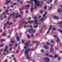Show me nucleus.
<instances>
[{"mask_svg":"<svg viewBox=\"0 0 62 62\" xmlns=\"http://www.w3.org/2000/svg\"><path fill=\"white\" fill-rule=\"evenodd\" d=\"M5 47H6V49L7 50V49H8V46H5Z\"/></svg>","mask_w":62,"mask_h":62,"instance_id":"nucleus-33","label":"nucleus"},{"mask_svg":"<svg viewBox=\"0 0 62 62\" xmlns=\"http://www.w3.org/2000/svg\"><path fill=\"white\" fill-rule=\"evenodd\" d=\"M27 37L28 39H30V36H29V35L28 34L27 35Z\"/></svg>","mask_w":62,"mask_h":62,"instance_id":"nucleus-23","label":"nucleus"},{"mask_svg":"<svg viewBox=\"0 0 62 62\" xmlns=\"http://www.w3.org/2000/svg\"><path fill=\"white\" fill-rule=\"evenodd\" d=\"M38 27V25H36L34 26V28H37Z\"/></svg>","mask_w":62,"mask_h":62,"instance_id":"nucleus-22","label":"nucleus"},{"mask_svg":"<svg viewBox=\"0 0 62 62\" xmlns=\"http://www.w3.org/2000/svg\"><path fill=\"white\" fill-rule=\"evenodd\" d=\"M7 18V16L6 15L5 16H4V18Z\"/></svg>","mask_w":62,"mask_h":62,"instance_id":"nucleus-64","label":"nucleus"},{"mask_svg":"<svg viewBox=\"0 0 62 62\" xmlns=\"http://www.w3.org/2000/svg\"><path fill=\"white\" fill-rule=\"evenodd\" d=\"M6 2H5V5H8V4H9L10 2H11V1L10 0H6L5 1Z\"/></svg>","mask_w":62,"mask_h":62,"instance_id":"nucleus-2","label":"nucleus"},{"mask_svg":"<svg viewBox=\"0 0 62 62\" xmlns=\"http://www.w3.org/2000/svg\"><path fill=\"white\" fill-rule=\"evenodd\" d=\"M60 7H61V8H62V5H61L60 6Z\"/></svg>","mask_w":62,"mask_h":62,"instance_id":"nucleus-61","label":"nucleus"},{"mask_svg":"<svg viewBox=\"0 0 62 62\" xmlns=\"http://www.w3.org/2000/svg\"><path fill=\"white\" fill-rule=\"evenodd\" d=\"M53 44H51V48H53Z\"/></svg>","mask_w":62,"mask_h":62,"instance_id":"nucleus-58","label":"nucleus"},{"mask_svg":"<svg viewBox=\"0 0 62 62\" xmlns=\"http://www.w3.org/2000/svg\"><path fill=\"white\" fill-rule=\"evenodd\" d=\"M11 8H13V5L11 6H10Z\"/></svg>","mask_w":62,"mask_h":62,"instance_id":"nucleus-63","label":"nucleus"},{"mask_svg":"<svg viewBox=\"0 0 62 62\" xmlns=\"http://www.w3.org/2000/svg\"><path fill=\"white\" fill-rule=\"evenodd\" d=\"M29 27H31V29H29L28 30V31H29L30 33H32L31 31L32 30L33 31L32 32V33H35V32H36V30H34L32 28V26L31 25H30L29 26H28V25H27V28H29Z\"/></svg>","mask_w":62,"mask_h":62,"instance_id":"nucleus-1","label":"nucleus"},{"mask_svg":"<svg viewBox=\"0 0 62 62\" xmlns=\"http://www.w3.org/2000/svg\"><path fill=\"white\" fill-rule=\"evenodd\" d=\"M33 8L32 7L31 8V12H33Z\"/></svg>","mask_w":62,"mask_h":62,"instance_id":"nucleus-19","label":"nucleus"},{"mask_svg":"<svg viewBox=\"0 0 62 62\" xmlns=\"http://www.w3.org/2000/svg\"><path fill=\"white\" fill-rule=\"evenodd\" d=\"M16 39L17 41H19L20 40V38H19V37L18 36H17L16 37Z\"/></svg>","mask_w":62,"mask_h":62,"instance_id":"nucleus-13","label":"nucleus"},{"mask_svg":"<svg viewBox=\"0 0 62 62\" xmlns=\"http://www.w3.org/2000/svg\"><path fill=\"white\" fill-rule=\"evenodd\" d=\"M51 42H54V41L53 40H51L50 41Z\"/></svg>","mask_w":62,"mask_h":62,"instance_id":"nucleus-51","label":"nucleus"},{"mask_svg":"<svg viewBox=\"0 0 62 62\" xmlns=\"http://www.w3.org/2000/svg\"><path fill=\"white\" fill-rule=\"evenodd\" d=\"M58 31H59L62 34V31H60V30L58 29Z\"/></svg>","mask_w":62,"mask_h":62,"instance_id":"nucleus-18","label":"nucleus"},{"mask_svg":"<svg viewBox=\"0 0 62 62\" xmlns=\"http://www.w3.org/2000/svg\"><path fill=\"white\" fill-rule=\"evenodd\" d=\"M18 16L20 18H21V16L20 15H19Z\"/></svg>","mask_w":62,"mask_h":62,"instance_id":"nucleus-40","label":"nucleus"},{"mask_svg":"<svg viewBox=\"0 0 62 62\" xmlns=\"http://www.w3.org/2000/svg\"><path fill=\"white\" fill-rule=\"evenodd\" d=\"M2 32V30L0 29V33H1Z\"/></svg>","mask_w":62,"mask_h":62,"instance_id":"nucleus-47","label":"nucleus"},{"mask_svg":"<svg viewBox=\"0 0 62 62\" xmlns=\"http://www.w3.org/2000/svg\"><path fill=\"white\" fill-rule=\"evenodd\" d=\"M17 45H18V44H16L15 45V47H17Z\"/></svg>","mask_w":62,"mask_h":62,"instance_id":"nucleus-54","label":"nucleus"},{"mask_svg":"<svg viewBox=\"0 0 62 62\" xmlns=\"http://www.w3.org/2000/svg\"><path fill=\"white\" fill-rule=\"evenodd\" d=\"M52 30H56V29L54 28H53L52 29Z\"/></svg>","mask_w":62,"mask_h":62,"instance_id":"nucleus-41","label":"nucleus"},{"mask_svg":"<svg viewBox=\"0 0 62 62\" xmlns=\"http://www.w3.org/2000/svg\"><path fill=\"white\" fill-rule=\"evenodd\" d=\"M33 18L35 19V20H36L37 19V17H33Z\"/></svg>","mask_w":62,"mask_h":62,"instance_id":"nucleus-36","label":"nucleus"},{"mask_svg":"<svg viewBox=\"0 0 62 62\" xmlns=\"http://www.w3.org/2000/svg\"><path fill=\"white\" fill-rule=\"evenodd\" d=\"M48 0V1H49L50 0V2H52V0Z\"/></svg>","mask_w":62,"mask_h":62,"instance_id":"nucleus-60","label":"nucleus"},{"mask_svg":"<svg viewBox=\"0 0 62 62\" xmlns=\"http://www.w3.org/2000/svg\"><path fill=\"white\" fill-rule=\"evenodd\" d=\"M40 12L41 14H42V13H43V11L41 10L40 11Z\"/></svg>","mask_w":62,"mask_h":62,"instance_id":"nucleus-30","label":"nucleus"},{"mask_svg":"<svg viewBox=\"0 0 62 62\" xmlns=\"http://www.w3.org/2000/svg\"><path fill=\"white\" fill-rule=\"evenodd\" d=\"M8 10H6L5 12H8Z\"/></svg>","mask_w":62,"mask_h":62,"instance_id":"nucleus-48","label":"nucleus"},{"mask_svg":"<svg viewBox=\"0 0 62 62\" xmlns=\"http://www.w3.org/2000/svg\"><path fill=\"white\" fill-rule=\"evenodd\" d=\"M46 44L47 45H50V44L48 42H46Z\"/></svg>","mask_w":62,"mask_h":62,"instance_id":"nucleus-24","label":"nucleus"},{"mask_svg":"<svg viewBox=\"0 0 62 62\" xmlns=\"http://www.w3.org/2000/svg\"><path fill=\"white\" fill-rule=\"evenodd\" d=\"M25 41H23V40H22V43H23Z\"/></svg>","mask_w":62,"mask_h":62,"instance_id":"nucleus-43","label":"nucleus"},{"mask_svg":"<svg viewBox=\"0 0 62 62\" xmlns=\"http://www.w3.org/2000/svg\"><path fill=\"white\" fill-rule=\"evenodd\" d=\"M28 23H34V21H33V20H31V21H29Z\"/></svg>","mask_w":62,"mask_h":62,"instance_id":"nucleus-15","label":"nucleus"},{"mask_svg":"<svg viewBox=\"0 0 62 62\" xmlns=\"http://www.w3.org/2000/svg\"><path fill=\"white\" fill-rule=\"evenodd\" d=\"M58 57V55H54V58H55L56 57Z\"/></svg>","mask_w":62,"mask_h":62,"instance_id":"nucleus-14","label":"nucleus"},{"mask_svg":"<svg viewBox=\"0 0 62 62\" xmlns=\"http://www.w3.org/2000/svg\"><path fill=\"white\" fill-rule=\"evenodd\" d=\"M12 49V47H10V49H9V50H10V51H11V49Z\"/></svg>","mask_w":62,"mask_h":62,"instance_id":"nucleus-49","label":"nucleus"},{"mask_svg":"<svg viewBox=\"0 0 62 62\" xmlns=\"http://www.w3.org/2000/svg\"><path fill=\"white\" fill-rule=\"evenodd\" d=\"M9 45H10V46H13V45L10 44Z\"/></svg>","mask_w":62,"mask_h":62,"instance_id":"nucleus-56","label":"nucleus"},{"mask_svg":"<svg viewBox=\"0 0 62 62\" xmlns=\"http://www.w3.org/2000/svg\"><path fill=\"white\" fill-rule=\"evenodd\" d=\"M58 49V47H55V50H57V49Z\"/></svg>","mask_w":62,"mask_h":62,"instance_id":"nucleus-55","label":"nucleus"},{"mask_svg":"<svg viewBox=\"0 0 62 62\" xmlns=\"http://www.w3.org/2000/svg\"><path fill=\"white\" fill-rule=\"evenodd\" d=\"M50 51L51 53H53L54 52V49L52 48H51L50 49Z\"/></svg>","mask_w":62,"mask_h":62,"instance_id":"nucleus-6","label":"nucleus"},{"mask_svg":"<svg viewBox=\"0 0 62 62\" xmlns=\"http://www.w3.org/2000/svg\"><path fill=\"white\" fill-rule=\"evenodd\" d=\"M43 17L41 19H40L39 20L40 21H42V20H43Z\"/></svg>","mask_w":62,"mask_h":62,"instance_id":"nucleus-31","label":"nucleus"},{"mask_svg":"<svg viewBox=\"0 0 62 62\" xmlns=\"http://www.w3.org/2000/svg\"><path fill=\"white\" fill-rule=\"evenodd\" d=\"M25 7H26L25 8V9H28L30 7V5H29L28 4L25 5Z\"/></svg>","mask_w":62,"mask_h":62,"instance_id":"nucleus-4","label":"nucleus"},{"mask_svg":"<svg viewBox=\"0 0 62 62\" xmlns=\"http://www.w3.org/2000/svg\"><path fill=\"white\" fill-rule=\"evenodd\" d=\"M6 14V12H3V14H1V16H0L1 20H3L4 18H3V14Z\"/></svg>","mask_w":62,"mask_h":62,"instance_id":"nucleus-3","label":"nucleus"},{"mask_svg":"<svg viewBox=\"0 0 62 62\" xmlns=\"http://www.w3.org/2000/svg\"><path fill=\"white\" fill-rule=\"evenodd\" d=\"M47 8V7L46 6H45L44 7V9H46Z\"/></svg>","mask_w":62,"mask_h":62,"instance_id":"nucleus-37","label":"nucleus"},{"mask_svg":"<svg viewBox=\"0 0 62 62\" xmlns=\"http://www.w3.org/2000/svg\"><path fill=\"white\" fill-rule=\"evenodd\" d=\"M7 49H4V53H5V52H6V51H7Z\"/></svg>","mask_w":62,"mask_h":62,"instance_id":"nucleus-29","label":"nucleus"},{"mask_svg":"<svg viewBox=\"0 0 62 62\" xmlns=\"http://www.w3.org/2000/svg\"><path fill=\"white\" fill-rule=\"evenodd\" d=\"M16 4H17V3H14L13 4L14 6H15V5H16Z\"/></svg>","mask_w":62,"mask_h":62,"instance_id":"nucleus-45","label":"nucleus"},{"mask_svg":"<svg viewBox=\"0 0 62 62\" xmlns=\"http://www.w3.org/2000/svg\"><path fill=\"white\" fill-rule=\"evenodd\" d=\"M24 45L25 46H26V45H27V46H28V45H29V44L28 43L26 42L24 44Z\"/></svg>","mask_w":62,"mask_h":62,"instance_id":"nucleus-17","label":"nucleus"},{"mask_svg":"<svg viewBox=\"0 0 62 62\" xmlns=\"http://www.w3.org/2000/svg\"><path fill=\"white\" fill-rule=\"evenodd\" d=\"M57 11L59 13H61L62 12V10L61 9H58Z\"/></svg>","mask_w":62,"mask_h":62,"instance_id":"nucleus-8","label":"nucleus"},{"mask_svg":"<svg viewBox=\"0 0 62 62\" xmlns=\"http://www.w3.org/2000/svg\"><path fill=\"white\" fill-rule=\"evenodd\" d=\"M57 39L58 40H57L56 41V42H58V41H60V39H59L58 38H57Z\"/></svg>","mask_w":62,"mask_h":62,"instance_id":"nucleus-16","label":"nucleus"},{"mask_svg":"<svg viewBox=\"0 0 62 62\" xmlns=\"http://www.w3.org/2000/svg\"><path fill=\"white\" fill-rule=\"evenodd\" d=\"M5 28H6V26H4V27L3 28V29H5Z\"/></svg>","mask_w":62,"mask_h":62,"instance_id":"nucleus-57","label":"nucleus"},{"mask_svg":"<svg viewBox=\"0 0 62 62\" xmlns=\"http://www.w3.org/2000/svg\"><path fill=\"white\" fill-rule=\"evenodd\" d=\"M36 43V46L38 45L39 44V42L38 41H35L33 42V43Z\"/></svg>","mask_w":62,"mask_h":62,"instance_id":"nucleus-11","label":"nucleus"},{"mask_svg":"<svg viewBox=\"0 0 62 62\" xmlns=\"http://www.w3.org/2000/svg\"><path fill=\"white\" fill-rule=\"evenodd\" d=\"M23 8L22 7V8H20L19 10L21 11V10H23Z\"/></svg>","mask_w":62,"mask_h":62,"instance_id":"nucleus-27","label":"nucleus"},{"mask_svg":"<svg viewBox=\"0 0 62 62\" xmlns=\"http://www.w3.org/2000/svg\"><path fill=\"white\" fill-rule=\"evenodd\" d=\"M49 57H53V55H49Z\"/></svg>","mask_w":62,"mask_h":62,"instance_id":"nucleus-35","label":"nucleus"},{"mask_svg":"<svg viewBox=\"0 0 62 62\" xmlns=\"http://www.w3.org/2000/svg\"><path fill=\"white\" fill-rule=\"evenodd\" d=\"M54 18L55 19H56V20H58V19H59V18L56 16H54Z\"/></svg>","mask_w":62,"mask_h":62,"instance_id":"nucleus-9","label":"nucleus"},{"mask_svg":"<svg viewBox=\"0 0 62 62\" xmlns=\"http://www.w3.org/2000/svg\"><path fill=\"white\" fill-rule=\"evenodd\" d=\"M58 24H62V22L61 21L60 22L58 23Z\"/></svg>","mask_w":62,"mask_h":62,"instance_id":"nucleus-21","label":"nucleus"},{"mask_svg":"<svg viewBox=\"0 0 62 62\" xmlns=\"http://www.w3.org/2000/svg\"><path fill=\"white\" fill-rule=\"evenodd\" d=\"M10 18H11V17H9L8 18V21H9L10 19Z\"/></svg>","mask_w":62,"mask_h":62,"instance_id":"nucleus-59","label":"nucleus"},{"mask_svg":"<svg viewBox=\"0 0 62 62\" xmlns=\"http://www.w3.org/2000/svg\"><path fill=\"white\" fill-rule=\"evenodd\" d=\"M28 55H29L28 54H27L26 57L27 58H28V60L29 59H31V57H28Z\"/></svg>","mask_w":62,"mask_h":62,"instance_id":"nucleus-12","label":"nucleus"},{"mask_svg":"<svg viewBox=\"0 0 62 62\" xmlns=\"http://www.w3.org/2000/svg\"><path fill=\"white\" fill-rule=\"evenodd\" d=\"M27 53H28V52L27 51V50H26V49L25 50V54H27Z\"/></svg>","mask_w":62,"mask_h":62,"instance_id":"nucleus-25","label":"nucleus"},{"mask_svg":"<svg viewBox=\"0 0 62 62\" xmlns=\"http://www.w3.org/2000/svg\"><path fill=\"white\" fill-rule=\"evenodd\" d=\"M7 23H5V24H4V26H5V25H7Z\"/></svg>","mask_w":62,"mask_h":62,"instance_id":"nucleus-62","label":"nucleus"},{"mask_svg":"<svg viewBox=\"0 0 62 62\" xmlns=\"http://www.w3.org/2000/svg\"><path fill=\"white\" fill-rule=\"evenodd\" d=\"M52 27V26H50V28H49V30L47 32V34L49 33V31H50V30H51V27Z\"/></svg>","mask_w":62,"mask_h":62,"instance_id":"nucleus-7","label":"nucleus"},{"mask_svg":"<svg viewBox=\"0 0 62 62\" xmlns=\"http://www.w3.org/2000/svg\"><path fill=\"white\" fill-rule=\"evenodd\" d=\"M43 47L46 49H49V48L46 45L44 46H43Z\"/></svg>","mask_w":62,"mask_h":62,"instance_id":"nucleus-5","label":"nucleus"},{"mask_svg":"<svg viewBox=\"0 0 62 62\" xmlns=\"http://www.w3.org/2000/svg\"><path fill=\"white\" fill-rule=\"evenodd\" d=\"M46 55H49V54L47 53H46Z\"/></svg>","mask_w":62,"mask_h":62,"instance_id":"nucleus-46","label":"nucleus"},{"mask_svg":"<svg viewBox=\"0 0 62 62\" xmlns=\"http://www.w3.org/2000/svg\"><path fill=\"white\" fill-rule=\"evenodd\" d=\"M22 23H25V21H23L22 22Z\"/></svg>","mask_w":62,"mask_h":62,"instance_id":"nucleus-44","label":"nucleus"},{"mask_svg":"<svg viewBox=\"0 0 62 62\" xmlns=\"http://www.w3.org/2000/svg\"><path fill=\"white\" fill-rule=\"evenodd\" d=\"M15 42V40H14V41H11V42L12 43H14V42Z\"/></svg>","mask_w":62,"mask_h":62,"instance_id":"nucleus-28","label":"nucleus"},{"mask_svg":"<svg viewBox=\"0 0 62 62\" xmlns=\"http://www.w3.org/2000/svg\"><path fill=\"white\" fill-rule=\"evenodd\" d=\"M57 0H55L54 2L55 3H56V2H57Z\"/></svg>","mask_w":62,"mask_h":62,"instance_id":"nucleus-39","label":"nucleus"},{"mask_svg":"<svg viewBox=\"0 0 62 62\" xmlns=\"http://www.w3.org/2000/svg\"><path fill=\"white\" fill-rule=\"evenodd\" d=\"M46 16V15H45V14H44V15H43V17H45Z\"/></svg>","mask_w":62,"mask_h":62,"instance_id":"nucleus-53","label":"nucleus"},{"mask_svg":"<svg viewBox=\"0 0 62 62\" xmlns=\"http://www.w3.org/2000/svg\"><path fill=\"white\" fill-rule=\"evenodd\" d=\"M30 1L31 2H32V1H34V2H35V0H31Z\"/></svg>","mask_w":62,"mask_h":62,"instance_id":"nucleus-52","label":"nucleus"},{"mask_svg":"<svg viewBox=\"0 0 62 62\" xmlns=\"http://www.w3.org/2000/svg\"><path fill=\"white\" fill-rule=\"evenodd\" d=\"M35 23H36V24H38V23H37V21H34Z\"/></svg>","mask_w":62,"mask_h":62,"instance_id":"nucleus-26","label":"nucleus"},{"mask_svg":"<svg viewBox=\"0 0 62 62\" xmlns=\"http://www.w3.org/2000/svg\"><path fill=\"white\" fill-rule=\"evenodd\" d=\"M0 41L1 42H3V39H2L0 40Z\"/></svg>","mask_w":62,"mask_h":62,"instance_id":"nucleus-32","label":"nucleus"},{"mask_svg":"<svg viewBox=\"0 0 62 62\" xmlns=\"http://www.w3.org/2000/svg\"><path fill=\"white\" fill-rule=\"evenodd\" d=\"M41 52L42 53H44V50H43V49H42L41 50Z\"/></svg>","mask_w":62,"mask_h":62,"instance_id":"nucleus-20","label":"nucleus"},{"mask_svg":"<svg viewBox=\"0 0 62 62\" xmlns=\"http://www.w3.org/2000/svg\"><path fill=\"white\" fill-rule=\"evenodd\" d=\"M52 8V7H50V8H49V10H51V8Z\"/></svg>","mask_w":62,"mask_h":62,"instance_id":"nucleus-50","label":"nucleus"},{"mask_svg":"<svg viewBox=\"0 0 62 62\" xmlns=\"http://www.w3.org/2000/svg\"><path fill=\"white\" fill-rule=\"evenodd\" d=\"M15 12H14L13 13V14H10L9 16H14V15H15Z\"/></svg>","mask_w":62,"mask_h":62,"instance_id":"nucleus-10","label":"nucleus"},{"mask_svg":"<svg viewBox=\"0 0 62 62\" xmlns=\"http://www.w3.org/2000/svg\"><path fill=\"white\" fill-rule=\"evenodd\" d=\"M54 37V38H55V37H57V36L56 35H54L53 36Z\"/></svg>","mask_w":62,"mask_h":62,"instance_id":"nucleus-38","label":"nucleus"},{"mask_svg":"<svg viewBox=\"0 0 62 62\" xmlns=\"http://www.w3.org/2000/svg\"><path fill=\"white\" fill-rule=\"evenodd\" d=\"M58 27H60V28H62V26H58Z\"/></svg>","mask_w":62,"mask_h":62,"instance_id":"nucleus-42","label":"nucleus"},{"mask_svg":"<svg viewBox=\"0 0 62 62\" xmlns=\"http://www.w3.org/2000/svg\"><path fill=\"white\" fill-rule=\"evenodd\" d=\"M31 36L32 37H33L34 36V34H31Z\"/></svg>","mask_w":62,"mask_h":62,"instance_id":"nucleus-34","label":"nucleus"}]
</instances>
